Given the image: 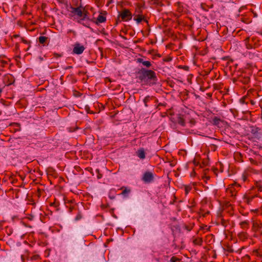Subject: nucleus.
Segmentation results:
<instances>
[{
	"label": "nucleus",
	"instance_id": "1",
	"mask_svg": "<svg viewBox=\"0 0 262 262\" xmlns=\"http://www.w3.org/2000/svg\"><path fill=\"white\" fill-rule=\"evenodd\" d=\"M139 78L142 81L150 82L152 84L156 83L157 80L156 73L150 70L142 69L139 72Z\"/></svg>",
	"mask_w": 262,
	"mask_h": 262
},
{
	"label": "nucleus",
	"instance_id": "2",
	"mask_svg": "<svg viewBox=\"0 0 262 262\" xmlns=\"http://www.w3.org/2000/svg\"><path fill=\"white\" fill-rule=\"evenodd\" d=\"M119 17H121L122 20L129 21L132 18V14L128 9H124L120 12Z\"/></svg>",
	"mask_w": 262,
	"mask_h": 262
},
{
	"label": "nucleus",
	"instance_id": "3",
	"mask_svg": "<svg viewBox=\"0 0 262 262\" xmlns=\"http://www.w3.org/2000/svg\"><path fill=\"white\" fill-rule=\"evenodd\" d=\"M71 13H73L74 15L76 16V17H75V19H81L82 18V15L83 13V7H78L77 8L71 7Z\"/></svg>",
	"mask_w": 262,
	"mask_h": 262
},
{
	"label": "nucleus",
	"instance_id": "4",
	"mask_svg": "<svg viewBox=\"0 0 262 262\" xmlns=\"http://www.w3.org/2000/svg\"><path fill=\"white\" fill-rule=\"evenodd\" d=\"M154 176L153 174L149 171L146 172L144 173L142 178V180L145 183H150L153 181Z\"/></svg>",
	"mask_w": 262,
	"mask_h": 262
},
{
	"label": "nucleus",
	"instance_id": "5",
	"mask_svg": "<svg viewBox=\"0 0 262 262\" xmlns=\"http://www.w3.org/2000/svg\"><path fill=\"white\" fill-rule=\"evenodd\" d=\"M84 49H85V48L83 46L81 45L79 43H76L75 45V46L74 47L73 51L74 53H75L76 54L79 55L83 53Z\"/></svg>",
	"mask_w": 262,
	"mask_h": 262
},
{
	"label": "nucleus",
	"instance_id": "6",
	"mask_svg": "<svg viewBox=\"0 0 262 262\" xmlns=\"http://www.w3.org/2000/svg\"><path fill=\"white\" fill-rule=\"evenodd\" d=\"M253 42H254L253 38H251L250 37H247L245 40V43L246 48L248 49H251L255 48L253 44Z\"/></svg>",
	"mask_w": 262,
	"mask_h": 262
},
{
	"label": "nucleus",
	"instance_id": "7",
	"mask_svg": "<svg viewBox=\"0 0 262 262\" xmlns=\"http://www.w3.org/2000/svg\"><path fill=\"white\" fill-rule=\"evenodd\" d=\"M83 13L82 15V18H81V19H78L77 20V22L79 24H82V21L85 20H89L90 19L88 11L85 10L84 8H83Z\"/></svg>",
	"mask_w": 262,
	"mask_h": 262
},
{
	"label": "nucleus",
	"instance_id": "8",
	"mask_svg": "<svg viewBox=\"0 0 262 262\" xmlns=\"http://www.w3.org/2000/svg\"><path fill=\"white\" fill-rule=\"evenodd\" d=\"M258 196L257 195H246L244 196V201L248 204H250L252 201L255 198Z\"/></svg>",
	"mask_w": 262,
	"mask_h": 262
},
{
	"label": "nucleus",
	"instance_id": "9",
	"mask_svg": "<svg viewBox=\"0 0 262 262\" xmlns=\"http://www.w3.org/2000/svg\"><path fill=\"white\" fill-rule=\"evenodd\" d=\"M137 156L140 159H144L145 158V152L144 149L143 148H139L137 151H136Z\"/></svg>",
	"mask_w": 262,
	"mask_h": 262
},
{
	"label": "nucleus",
	"instance_id": "10",
	"mask_svg": "<svg viewBox=\"0 0 262 262\" xmlns=\"http://www.w3.org/2000/svg\"><path fill=\"white\" fill-rule=\"evenodd\" d=\"M176 121L179 125L182 126L185 125V119L182 115H179L177 117Z\"/></svg>",
	"mask_w": 262,
	"mask_h": 262
},
{
	"label": "nucleus",
	"instance_id": "11",
	"mask_svg": "<svg viewBox=\"0 0 262 262\" xmlns=\"http://www.w3.org/2000/svg\"><path fill=\"white\" fill-rule=\"evenodd\" d=\"M134 20H135L137 24H139L142 20H144V17L142 14H136L135 15Z\"/></svg>",
	"mask_w": 262,
	"mask_h": 262
},
{
	"label": "nucleus",
	"instance_id": "12",
	"mask_svg": "<svg viewBox=\"0 0 262 262\" xmlns=\"http://www.w3.org/2000/svg\"><path fill=\"white\" fill-rule=\"evenodd\" d=\"M143 7V5L139 4H137L136 7L135 8V12L137 13V14H141V13H142Z\"/></svg>",
	"mask_w": 262,
	"mask_h": 262
},
{
	"label": "nucleus",
	"instance_id": "13",
	"mask_svg": "<svg viewBox=\"0 0 262 262\" xmlns=\"http://www.w3.org/2000/svg\"><path fill=\"white\" fill-rule=\"evenodd\" d=\"M106 21V17L102 15H99L96 21V24L104 23Z\"/></svg>",
	"mask_w": 262,
	"mask_h": 262
},
{
	"label": "nucleus",
	"instance_id": "14",
	"mask_svg": "<svg viewBox=\"0 0 262 262\" xmlns=\"http://www.w3.org/2000/svg\"><path fill=\"white\" fill-rule=\"evenodd\" d=\"M138 61L139 63H142L144 66H145L146 67H147V68L150 67L151 65L150 61H144L142 58H138Z\"/></svg>",
	"mask_w": 262,
	"mask_h": 262
},
{
	"label": "nucleus",
	"instance_id": "15",
	"mask_svg": "<svg viewBox=\"0 0 262 262\" xmlns=\"http://www.w3.org/2000/svg\"><path fill=\"white\" fill-rule=\"evenodd\" d=\"M241 228L244 230H246L249 227V222L247 221L242 222L239 224Z\"/></svg>",
	"mask_w": 262,
	"mask_h": 262
},
{
	"label": "nucleus",
	"instance_id": "16",
	"mask_svg": "<svg viewBox=\"0 0 262 262\" xmlns=\"http://www.w3.org/2000/svg\"><path fill=\"white\" fill-rule=\"evenodd\" d=\"M47 39V37H45V36H39V38H38V40H39V42L40 43H43L44 42H46V40Z\"/></svg>",
	"mask_w": 262,
	"mask_h": 262
},
{
	"label": "nucleus",
	"instance_id": "17",
	"mask_svg": "<svg viewBox=\"0 0 262 262\" xmlns=\"http://www.w3.org/2000/svg\"><path fill=\"white\" fill-rule=\"evenodd\" d=\"M151 98H152L149 96H147L145 97V98L143 100V102L145 106H147V102H149Z\"/></svg>",
	"mask_w": 262,
	"mask_h": 262
},
{
	"label": "nucleus",
	"instance_id": "18",
	"mask_svg": "<svg viewBox=\"0 0 262 262\" xmlns=\"http://www.w3.org/2000/svg\"><path fill=\"white\" fill-rule=\"evenodd\" d=\"M238 237L242 239H244L247 238V235L245 232H243L239 233Z\"/></svg>",
	"mask_w": 262,
	"mask_h": 262
},
{
	"label": "nucleus",
	"instance_id": "19",
	"mask_svg": "<svg viewBox=\"0 0 262 262\" xmlns=\"http://www.w3.org/2000/svg\"><path fill=\"white\" fill-rule=\"evenodd\" d=\"M192 187L190 186H185V192L186 195L188 194L191 190Z\"/></svg>",
	"mask_w": 262,
	"mask_h": 262
},
{
	"label": "nucleus",
	"instance_id": "20",
	"mask_svg": "<svg viewBox=\"0 0 262 262\" xmlns=\"http://www.w3.org/2000/svg\"><path fill=\"white\" fill-rule=\"evenodd\" d=\"M170 262H180V259L175 256H172L170 258Z\"/></svg>",
	"mask_w": 262,
	"mask_h": 262
},
{
	"label": "nucleus",
	"instance_id": "21",
	"mask_svg": "<svg viewBox=\"0 0 262 262\" xmlns=\"http://www.w3.org/2000/svg\"><path fill=\"white\" fill-rule=\"evenodd\" d=\"M248 174L247 173L244 172L242 177V179L244 182H245L247 180Z\"/></svg>",
	"mask_w": 262,
	"mask_h": 262
},
{
	"label": "nucleus",
	"instance_id": "22",
	"mask_svg": "<svg viewBox=\"0 0 262 262\" xmlns=\"http://www.w3.org/2000/svg\"><path fill=\"white\" fill-rule=\"evenodd\" d=\"M194 243L195 244H197V245H201L202 243V240L200 238L199 239H195L194 241Z\"/></svg>",
	"mask_w": 262,
	"mask_h": 262
},
{
	"label": "nucleus",
	"instance_id": "23",
	"mask_svg": "<svg viewBox=\"0 0 262 262\" xmlns=\"http://www.w3.org/2000/svg\"><path fill=\"white\" fill-rule=\"evenodd\" d=\"M39 256L38 255H34L30 257L31 260H36L39 258Z\"/></svg>",
	"mask_w": 262,
	"mask_h": 262
},
{
	"label": "nucleus",
	"instance_id": "24",
	"mask_svg": "<svg viewBox=\"0 0 262 262\" xmlns=\"http://www.w3.org/2000/svg\"><path fill=\"white\" fill-rule=\"evenodd\" d=\"M130 192V189H128L127 188H125L124 190H123L122 192V194L125 195L126 193H128Z\"/></svg>",
	"mask_w": 262,
	"mask_h": 262
},
{
	"label": "nucleus",
	"instance_id": "25",
	"mask_svg": "<svg viewBox=\"0 0 262 262\" xmlns=\"http://www.w3.org/2000/svg\"><path fill=\"white\" fill-rule=\"evenodd\" d=\"M250 80V79L249 77H246L244 78V80H242V82L244 83H248Z\"/></svg>",
	"mask_w": 262,
	"mask_h": 262
},
{
	"label": "nucleus",
	"instance_id": "26",
	"mask_svg": "<svg viewBox=\"0 0 262 262\" xmlns=\"http://www.w3.org/2000/svg\"><path fill=\"white\" fill-rule=\"evenodd\" d=\"M20 41L24 42L25 43H28V41L25 40L24 38H23V37H20V39H19Z\"/></svg>",
	"mask_w": 262,
	"mask_h": 262
},
{
	"label": "nucleus",
	"instance_id": "27",
	"mask_svg": "<svg viewBox=\"0 0 262 262\" xmlns=\"http://www.w3.org/2000/svg\"><path fill=\"white\" fill-rule=\"evenodd\" d=\"M190 124H191V125H194L195 123V121L194 119H191L190 122H189Z\"/></svg>",
	"mask_w": 262,
	"mask_h": 262
},
{
	"label": "nucleus",
	"instance_id": "28",
	"mask_svg": "<svg viewBox=\"0 0 262 262\" xmlns=\"http://www.w3.org/2000/svg\"><path fill=\"white\" fill-rule=\"evenodd\" d=\"M256 187H257V189L258 191H262V186L260 185H257Z\"/></svg>",
	"mask_w": 262,
	"mask_h": 262
},
{
	"label": "nucleus",
	"instance_id": "29",
	"mask_svg": "<svg viewBox=\"0 0 262 262\" xmlns=\"http://www.w3.org/2000/svg\"><path fill=\"white\" fill-rule=\"evenodd\" d=\"M54 56H55V57H60V55H58V54H54Z\"/></svg>",
	"mask_w": 262,
	"mask_h": 262
},
{
	"label": "nucleus",
	"instance_id": "30",
	"mask_svg": "<svg viewBox=\"0 0 262 262\" xmlns=\"http://www.w3.org/2000/svg\"><path fill=\"white\" fill-rule=\"evenodd\" d=\"M57 2H58V3H62V2H63V0H57Z\"/></svg>",
	"mask_w": 262,
	"mask_h": 262
},
{
	"label": "nucleus",
	"instance_id": "31",
	"mask_svg": "<svg viewBox=\"0 0 262 262\" xmlns=\"http://www.w3.org/2000/svg\"><path fill=\"white\" fill-rule=\"evenodd\" d=\"M13 36H14V37H15V38H17V37H19V35H14Z\"/></svg>",
	"mask_w": 262,
	"mask_h": 262
},
{
	"label": "nucleus",
	"instance_id": "32",
	"mask_svg": "<svg viewBox=\"0 0 262 262\" xmlns=\"http://www.w3.org/2000/svg\"><path fill=\"white\" fill-rule=\"evenodd\" d=\"M21 259L22 261L24 260V256L23 255L21 256Z\"/></svg>",
	"mask_w": 262,
	"mask_h": 262
}]
</instances>
